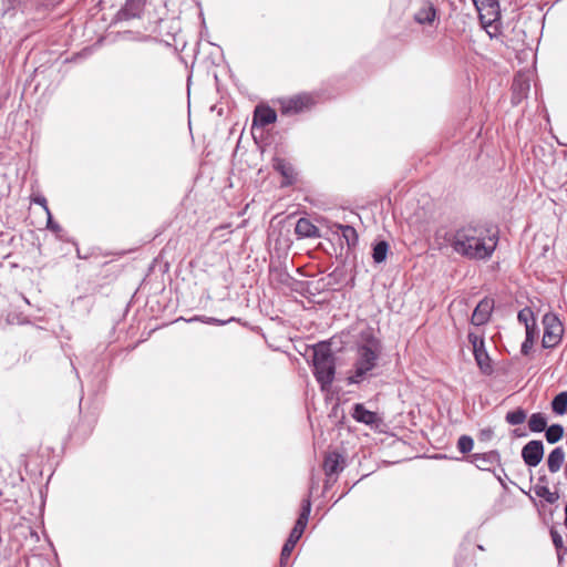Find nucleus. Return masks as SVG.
I'll list each match as a JSON object with an SVG mask.
<instances>
[{"instance_id": "f257e3e1", "label": "nucleus", "mask_w": 567, "mask_h": 567, "mask_svg": "<svg viewBox=\"0 0 567 567\" xmlns=\"http://www.w3.org/2000/svg\"><path fill=\"white\" fill-rule=\"evenodd\" d=\"M498 229L495 226L477 225L463 229V255L471 259H487L497 247Z\"/></svg>"}, {"instance_id": "f03ea898", "label": "nucleus", "mask_w": 567, "mask_h": 567, "mask_svg": "<svg viewBox=\"0 0 567 567\" xmlns=\"http://www.w3.org/2000/svg\"><path fill=\"white\" fill-rule=\"evenodd\" d=\"M380 352V342L372 337L367 339L364 343L359 344L357 348L353 370L347 378L348 384H360L371 375L370 372L377 367Z\"/></svg>"}, {"instance_id": "7ed1b4c3", "label": "nucleus", "mask_w": 567, "mask_h": 567, "mask_svg": "<svg viewBox=\"0 0 567 567\" xmlns=\"http://www.w3.org/2000/svg\"><path fill=\"white\" fill-rule=\"evenodd\" d=\"M313 374L322 390H328L336 374V358L328 343L313 346Z\"/></svg>"}, {"instance_id": "20e7f679", "label": "nucleus", "mask_w": 567, "mask_h": 567, "mask_svg": "<svg viewBox=\"0 0 567 567\" xmlns=\"http://www.w3.org/2000/svg\"><path fill=\"white\" fill-rule=\"evenodd\" d=\"M467 341L480 372L484 375H491L494 372V367L486 350L484 330L482 328L470 329Z\"/></svg>"}, {"instance_id": "39448f33", "label": "nucleus", "mask_w": 567, "mask_h": 567, "mask_svg": "<svg viewBox=\"0 0 567 567\" xmlns=\"http://www.w3.org/2000/svg\"><path fill=\"white\" fill-rule=\"evenodd\" d=\"M467 341L480 372L484 375H491L494 372V367L486 350L484 330L482 328L470 329Z\"/></svg>"}, {"instance_id": "423d86ee", "label": "nucleus", "mask_w": 567, "mask_h": 567, "mask_svg": "<svg viewBox=\"0 0 567 567\" xmlns=\"http://www.w3.org/2000/svg\"><path fill=\"white\" fill-rule=\"evenodd\" d=\"M482 27L491 38L501 34V9L497 0H472Z\"/></svg>"}, {"instance_id": "0eeeda50", "label": "nucleus", "mask_w": 567, "mask_h": 567, "mask_svg": "<svg viewBox=\"0 0 567 567\" xmlns=\"http://www.w3.org/2000/svg\"><path fill=\"white\" fill-rule=\"evenodd\" d=\"M310 512H311V502H310V498L307 497L302 501L301 512L299 514V517L296 520L295 526L291 529L288 539L286 540V543L282 546L281 554H280V556L282 557V560H288L296 544L301 538V536L306 529Z\"/></svg>"}, {"instance_id": "6e6552de", "label": "nucleus", "mask_w": 567, "mask_h": 567, "mask_svg": "<svg viewBox=\"0 0 567 567\" xmlns=\"http://www.w3.org/2000/svg\"><path fill=\"white\" fill-rule=\"evenodd\" d=\"M544 334L542 346L545 349H553L557 347L563 339L564 326L554 313H546L543 318Z\"/></svg>"}, {"instance_id": "1a4fd4ad", "label": "nucleus", "mask_w": 567, "mask_h": 567, "mask_svg": "<svg viewBox=\"0 0 567 567\" xmlns=\"http://www.w3.org/2000/svg\"><path fill=\"white\" fill-rule=\"evenodd\" d=\"M494 307L495 301L491 297H485L478 302L471 318L474 328H481L489 321Z\"/></svg>"}, {"instance_id": "9d476101", "label": "nucleus", "mask_w": 567, "mask_h": 567, "mask_svg": "<svg viewBox=\"0 0 567 567\" xmlns=\"http://www.w3.org/2000/svg\"><path fill=\"white\" fill-rule=\"evenodd\" d=\"M544 456V445L542 441L533 440L528 442L522 450V457L526 465L530 467L537 466Z\"/></svg>"}, {"instance_id": "9b49d317", "label": "nucleus", "mask_w": 567, "mask_h": 567, "mask_svg": "<svg viewBox=\"0 0 567 567\" xmlns=\"http://www.w3.org/2000/svg\"><path fill=\"white\" fill-rule=\"evenodd\" d=\"M272 167L282 176L281 186H290L297 181L293 165L282 157H274Z\"/></svg>"}, {"instance_id": "f8f14e48", "label": "nucleus", "mask_w": 567, "mask_h": 567, "mask_svg": "<svg viewBox=\"0 0 567 567\" xmlns=\"http://www.w3.org/2000/svg\"><path fill=\"white\" fill-rule=\"evenodd\" d=\"M351 415L357 422L369 425L372 429H377L381 423L379 415L373 411L367 410L362 403H355L353 405Z\"/></svg>"}, {"instance_id": "ddd939ff", "label": "nucleus", "mask_w": 567, "mask_h": 567, "mask_svg": "<svg viewBox=\"0 0 567 567\" xmlns=\"http://www.w3.org/2000/svg\"><path fill=\"white\" fill-rule=\"evenodd\" d=\"M311 97L306 94L296 95L293 97L281 101L282 114H296L309 106Z\"/></svg>"}, {"instance_id": "4468645a", "label": "nucleus", "mask_w": 567, "mask_h": 567, "mask_svg": "<svg viewBox=\"0 0 567 567\" xmlns=\"http://www.w3.org/2000/svg\"><path fill=\"white\" fill-rule=\"evenodd\" d=\"M458 230H449L444 227L436 230L435 238L441 248L452 247L455 252H461V239Z\"/></svg>"}, {"instance_id": "2eb2a0df", "label": "nucleus", "mask_w": 567, "mask_h": 567, "mask_svg": "<svg viewBox=\"0 0 567 567\" xmlns=\"http://www.w3.org/2000/svg\"><path fill=\"white\" fill-rule=\"evenodd\" d=\"M530 84L527 76L524 74H517L514 78L513 84H512V101L514 104L520 103L524 99L527 97V94L529 92Z\"/></svg>"}, {"instance_id": "dca6fc26", "label": "nucleus", "mask_w": 567, "mask_h": 567, "mask_svg": "<svg viewBox=\"0 0 567 567\" xmlns=\"http://www.w3.org/2000/svg\"><path fill=\"white\" fill-rule=\"evenodd\" d=\"M277 120V113L274 109L266 105H258L254 111L252 125L265 127L269 124L275 123Z\"/></svg>"}, {"instance_id": "f3484780", "label": "nucleus", "mask_w": 567, "mask_h": 567, "mask_svg": "<svg viewBox=\"0 0 567 567\" xmlns=\"http://www.w3.org/2000/svg\"><path fill=\"white\" fill-rule=\"evenodd\" d=\"M295 234L298 238H320V229L310 219L301 217L297 220Z\"/></svg>"}, {"instance_id": "a211bd4d", "label": "nucleus", "mask_w": 567, "mask_h": 567, "mask_svg": "<svg viewBox=\"0 0 567 567\" xmlns=\"http://www.w3.org/2000/svg\"><path fill=\"white\" fill-rule=\"evenodd\" d=\"M344 460L341 454L332 452L326 455L323 471L328 477L340 473L343 470Z\"/></svg>"}, {"instance_id": "6ab92c4d", "label": "nucleus", "mask_w": 567, "mask_h": 567, "mask_svg": "<svg viewBox=\"0 0 567 567\" xmlns=\"http://www.w3.org/2000/svg\"><path fill=\"white\" fill-rule=\"evenodd\" d=\"M436 17L435 7L431 1H423L414 13V20L419 24H432Z\"/></svg>"}, {"instance_id": "aec40b11", "label": "nucleus", "mask_w": 567, "mask_h": 567, "mask_svg": "<svg viewBox=\"0 0 567 567\" xmlns=\"http://www.w3.org/2000/svg\"><path fill=\"white\" fill-rule=\"evenodd\" d=\"M145 1L146 0H126L120 14L126 20L140 18L144 11Z\"/></svg>"}, {"instance_id": "412c9836", "label": "nucleus", "mask_w": 567, "mask_h": 567, "mask_svg": "<svg viewBox=\"0 0 567 567\" xmlns=\"http://www.w3.org/2000/svg\"><path fill=\"white\" fill-rule=\"evenodd\" d=\"M565 460V453L561 447L554 449L547 458V466L550 473H557Z\"/></svg>"}, {"instance_id": "4be33fe9", "label": "nucleus", "mask_w": 567, "mask_h": 567, "mask_svg": "<svg viewBox=\"0 0 567 567\" xmlns=\"http://www.w3.org/2000/svg\"><path fill=\"white\" fill-rule=\"evenodd\" d=\"M337 228L339 229L342 238L347 243L348 248L350 249L352 247H355V245L358 244V239H359L355 228L350 225H341V224L337 225Z\"/></svg>"}, {"instance_id": "5701e85b", "label": "nucleus", "mask_w": 567, "mask_h": 567, "mask_svg": "<svg viewBox=\"0 0 567 567\" xmlns=\"http://www.w3.org/2000/svg\"><path fill=\"white\" fill-rule=\"evenodd\" d=\"M390 246L388 241L380 240L377 241L372 249V258L375 264H381L385 261Z\"/></svg>"}, {"instance_id": "b1692460", "label": "nucleus", "mask_w": 567, "mask_h": 567, "mask_svg": "<svg viewBox=\"0 0 567 567\" xmlns=\"http://www.w3.org/2000/svg\"><path fill=\"white\" fill-rule=\"evenodd\" d=\"M528 427L532 432L536 433L545 431L547 427L546 416L540 412L533 413L528 420Z\"/></svg>"}, {"instance_id": "393cba45", "label": "nucleus", "mask_w": 567, "mask_h": 567, "mask_svg": "<svg viewBox=\"0 0 567 567\" xmlns=\"http://www.w3.org/2000/svg\"><path fill=\"white\" fill-rule=\"evenodd\" d=\"M551 409L556 414H564L567 411V391L560 392L551 401Z\"/></svg>"}, {"instance_id": "a878e982", "label": "nucleus", "mask_w": 567, "mask_h": 567, "mask_svg": "<svg viewBox=\"0 0 567 567\" xmlns=\"http://www.w3.org/2000/svg\"><path fill=\"white\" fill-rule=\"evenodd\" d=\"M526 416V412L522 408H518L514 411H509L506 414L505 420L511 425H518L525 422Z\"/></svg>"}, {"instance_id": "bb28decb", "label": "nucleus", "mask_w": 567, "mask_h": 567, "mask_svg": "<svg viewBox=\"0 0 567 567\" xmlns=\"http://www.w3.org/2000/svg\"><path fill=\"white\" fill-rule=\"evenodd\" d=\"M546 440L548 443H556L561 440L564 435V429L559 424H553L546 430Z\"/></svg>"}, {"instance_id": "cd10ccee", "label": "nucleus", "mask_w": 567, "mask_h": 567, "mask_svg": "<svg viewBox=\"0 0 567 567\" xmlns=\"http://www.w3.org/2000/svg\"><path fill=\"white\" fill-rule=\"evenodd\" d=\"M493 457L494 456L492 454H483V455L474 454V455L470 456L471 462L474 463L478 468H482V470H485L491 464H493Z\"/></svg>"}, {"instance_id": "c85d7f7f", "label": "nucleus", "mask_w": 567, "mask_h": 567, "mask_svg": "<svg viewBox=\"0 0 567 567\" xmlns=\"http://www.w3.org/2000/svg\"><path fill=\"white\" fill-rule=\"evenodd\" d=\"M235 318H230V319H227V320H220V319H217V318H213V317H199V316H195L190 319H188L187 321L188 322H193V321H202L204 323H208V324H216V326H224L230 321H234Z\"/></svg>"}, {"instance_id": "c756f323", "label": "nucleus", "mask_w": 567, "mask_h": 567, "mask_svg": "<svg viewBox=\"0 0 567 567\" xmlns=\"http://www.w3.org/2000/svg\"><path fill=\"white\" fill-rule=\"evenodd\" d=\"M517 319L524 326H527L530 322H535L536 321L534 312H533V310L529 307H525L522 310H519V312L517 315Z\"/></svg>"}, {"instance_id": "7c9ffc66", "label": "nucleus", "mask_w": 567, "mask_h": 567, "mask_svg": "<svg viewBox=\"0 0 567 567\" xmlns=\"http://www.w3.org/2000/svg\"><path fill=\"white\" fill-rule=\"evenodd\" d=\"M47 216H48L47 228L50 229L51 231H53L56 235L58 238L62 239L63 238V236H62V233H63L62 227L58 223H55L53 220V217H52L50 210H48Z\"/></svg>"}, {"instance_id": "2f4dec72", "label": "nucleus", "mask_w": 567, "mask_h": 567, "mask_svg": "<svg viewBox=\"0 0 567 567\" xmlns=\"http://www.w3.org/2000/svg\"><path fill=\"white\" fill-rule=\"evenodd\" d=\"M63 0H29V2L37 7L43 9H50L59 6Z\"/></svg>"}, {"instance_id": "473e14b6", "label": "nucleus", "mask_w": 567, "mask_h": 567, "mask_svg": "<svg viewBox=\"0 0 567 567\" xmlns=\"http://www.w3.org/2000/svg\"><path fill=\"white\" fill-rule=\"evenodd\" d=\"M550 536H551V539H553V543H554L556 549L557 550L561 549L564 547V542H563L560 534L557 530L551 529Z\"/></svg>"}, {"instance_id": "72a5a7b5", "label": "nucleus", "mask_w": 567, "mask_h": 567, "mask_svg": "<svg viewBox=\"0 0 567 567\" xmlns=\"http://www.w3.org/2000/svg\"><path fill=\"white\" fill-rule=\"evenodd\" d=\"M525 331H526V338L535 339V337L537 334L536 321L535 322H530L529 324L525 326Z\"/></svg>"}, {"instance_id": "f704fd0d", "label": "nucleus", "mask_w": 567, "mask_h": 567, "mask_svg": "<svg viewBox=\"0 0 567 567\" xmlns=\"http://www.w3.org/2000/svg\"><path fill=\"white\" fill-rule=\"evenodd\" d=\"M534 342H535V339L525 338V341L522 344V350H520L522 353L527 355L530 352V350L534 346Z\"/></svg>"}, {"instance_id": "c9c22d12", "label": "nucleus", "mask_w": 567, "mask_h": 567, "mask_svg": "<svg viewBox=\"0 0 567 567\" xmlns=\"http://www.w3.org/2000/svg\"><path fill=\"white\" fill-rule=\"evenodd\" d=\"M473 445V440L470 436L463 435V454L470 452Z\"/></svg>"}, {"instance_id": "e433bc0d", "label": "nucleus", "mask_w": 567, "mask_h": 567, "mask_svg": "<svg viewBox=\"0 0 567 567\" xmlns=\"http://www.w3.org/2000/svg\"><path fill=\"white\" fill-rule=\"evenodd\" d=\"M33 202H34L35 204H38V205L42 206V207H43V209L45 210V213H48V210H50V209H49V207H48V203H47L45 197H43V196H38V197H35V198L33 199Z\"/></svg>"}, {"instance_id": "4c0bfd02", "label": "nucleus", "mask_w": 567, "mask_h": 567, "mask_svg": "<svg viewBox=\"0 0 567 567\" xmlns=\"http://www.w3.org/2000/svg\"><path fill=\"white\" fill-rule=\"evenodd\" d=\"M287 560H282V557L280 556L279 567H286Z\"/></svg>"}, {"instance_id": "58836bf2", "label": "nucleus", "mask_w": 567, "mask_h": 567, "mask_svg": "<svg viewBox=\"0 0 567 567\" xmlns=\"http://www.w3.org/2000/svg\"><path fill=\"white\" fill-rule=\"evenodd\" d=\"M455 445L461 451V436L456 439Z\"/></svg>"}, {"instance_id": "ea45409f", "label": "nucleus", "mask_w": 567, "mask_h": 567, "mask_svg": "<svg viewBox=\"0 0 567 567\" xmlns=\"http://www.w3.org/2000/svg\"><path fill=\"white\" fill-rule=\"evenodd\" d=\"M548 502H554L555 501V497H553V495H549V497L547 498Z\"/></svg>"}, {"instance_id": "a19ab883", "label": "nucleus", "mask_w": 567, "mask_h": 567, "mask_svg": "<svg viewBox=\"0 0 567 567\" xmlns=\"http://www.w3.org/2000/svg\"><path fill=\"white\" fill-rule=\"evenodd\" d=\"M455 307V301L452 302L450 311L452 312Z\"/></svg>"}, {"instance_id": "79ce46f5", "label": "nucleus", "mask_w": 567, "mask_h": 567, "mask_svg": "<svg viewBox=\"0 0 567 567\" xmlns=\"http://www.w3.org/2000/svg\"><path fill=\"white\" fill-rule=\"evenodd\" d=\"M435 458H442V457H445L444 455H441V454H437L434 456Z\"/></svg>"}, {"instance_id": "37998d69", "label": "nucleus", "mask_w": 567, "mask_h": 567, "mask_svg": "<svg viewBox=\"0 0 567 567\" xmlns=\"http://www.w3.org/2000/svg\"><path fill=\"white\" fill-rule=\"evenodd\" d=\"M71 364H72V367H73V371H75V373L78 374V370H76V368L74 367V364H73V363H71Z\"/></svg>"}]
</instances>
